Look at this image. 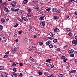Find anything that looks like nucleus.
<instances>
[{
  "instance_id": "f257e3e1",
  "label": "nucleus",
  "mask_w": 77,
  "mask_h": 77,
  "mask_svg": "<svg viewBox=\"0 0 77 77\" xmlns=\"http://www.w3.org/2000/svg\"><path fill=\"white\" fill-rule=\"evenodd\" d=\"M4 11L7 12V13H9V10L8 9V7H7L6 6H5L4 7Z\"/></svg>"
},
{
  "instance_id": "f03ea898",
  "label": "nucleus",
  "mask_w": 77,
  "mask_h": 77,
  "mask_svg": "<svg viewBox=\"0 0 77 77\" xmlns=\"http://www.w3.org/2000/svg\"><path fill=\"white\" fill-rule=\"evenodd\" d=\"M1 75L2 77H6L7 74L4 72H2L1 73Z\"/></svg>"
},
{
  "instance_id": "7ed1b4c3",
  "label": "nucleus",
  "mask_w": 77,
  "mask_h": 77,
  "mask_svg": "<svg viewBox=\"0 0 77 77\" xmlns=\"http://www.w3.org/2000/svg\"><path fill=\"white\" fill-rule=\"evenodd\" d=\"M40 25L41 26H42L43 27H45V22L42 21H41L40 22Z\"/></svg>"
},
{
  "instance_id": "20e7f679",
  "label": "nucleus",
  "mask_w": 77,
  "mask_h": 77,
  "mask_svg": "<svg viewBox=\"0 0 77 77\" xmlns=\"http://www.w3.org/2000/svg\"><path fill=\"white\" fill-rule=\"evenodd\" d=\"M11 75L12 77H17V74L15 72H13L12 73Z\"/></svg>"
},
{
  "instance_id": "39448f33",
  "label": "nucleus",
  "mask_w": 77,
  "mask_h": 77,
  "mask_svg": "<svg viewBox=\"0 0 77 77\" xmlns=\"http://www.w3.org/2000/svg\"><path fill=\"white\" fill-rule=\"evenodd\" d=\"M53 65V63H52L51 62H49L46 63V65L47 66H52Z\"/></svg>"
},
{
  "instance_id": "423d86ee",
  "label": "nucleus",
  "mask_w": 77,
  "mask_h": 77,
  "mask_svg": "<svg viewBox=\"0 0 77 77\" xmlns=\"http://www.w3.org/2000/svg\"><path fill=\"white\" fill-rule=\"evenodd\" d=\"M21 18L22 20H23L24 21H27L28 20L27 18L26 17H24L22 16L21 17Z\"/></svg>"
},
{
  "instance_id": "0eeeda50",
  "label": "nucleus",
  "mask_w": 77,
  "mask_h": 77,
  "mask_svg": "<svg viewBox=\"0 0 77 77\" xmlns=\"http://www.w3.org/2000/svg\"><path fill=\"white\" fill-rule=\"evenodd\" d=\"M54 31L56 33H58V32H60V30H59V29L58 28H55L54 29Z\"/></svg>"
},
{
  "instance_id": "6e6552de",
  "label": "nucleus",
  "mask_w": 77,
  "mask_h": 77,
  "mask_svg": "<svg viewBox=\"0 0 77 77\" xmlns=\"http://www.w3.org/2000/svg\"><path fill=\"white\" fill-rule=\"evenodd\" d=\"M74 50L73 49H71V50H69L68 52V53H74Z\"/></svg>"
},
{
  "instance_id": "1a4fd4ad",
  "label": "nucleus",
  "mask_w": 77,
  "mask_h": 77,
  "mask_svg": "<svg viewBox=\"0 0 77 77\" xmlns=\"http://www.w3.org/2000/svg\"><path fill=\"white\" fill-rule=\"evenodd\" d=\"M54 32H51L49 34V35L51 36H54Z\"/></svg>"
},
{
  "instance_id": "9d476101",
  "label": "nucleus",
  "mask_w": 77,
  "mask_h": 77,
  "mask_svg": "<svg viewBox=\"0 0 77 77\" xmlns=\"http://www.w3.org/2000/svg\"><path fill=\"white\" fill-rule=\"evenodd\" d=\"M72 43L73 44H75V45H77V40H73L72 42Z\"/></svg>"
},
{
  "instance_id": "9b49d317",
  "label": "nucleus",
  "mask_w": 77,
  "mask_h": 77,
  "mask_svg": "<svg viewBox=\"0 0 77 77\" xmlns=\"http://www.w3.org/2000/svg\"><path fill=\"white\" fill-rule=\"evenodd\" d=\"M34 9L35 10H39V8L38 6H35L34 7Z\"/></svg>"
},
{
  "instance_id": "f8f14e48",
  "label": "nucleus",
  "mask_w": 77,
  "mask_h": 77,
  "mask_svg": "<svg viewBox=\"0 0 77 77\" xmlns=\"http://www.w3.org/2000/svg\"><path fill=\"white\" fill-rule=\"evenodd\" d=\"M5 37H3V36H2L1 37V38L0 39V40L2 42V41L5 39Z\"/></svg>"
},
{
  "instance_id": "ddd939ff",
  "label": "nucleus",
  "mask_w": 77,
  "mask_h": 77,
  "mask_svg": "<svg viewBox=\"0 0 77 77\" xmlns=\"http://www.w3.org/2000/svg\"><path fill=\"white\" fill-rule=\"evenodd\" d=\"M20 15H22L23 14H24V11H22L19 13Z\"/></svg>"
},
{
  "instance_id": "4468645a",
  "label": "nucleus",
  "mask_w": 77,
  "mask_h": 77,
  "mask_svg": "<svg viewBox=\"0 0 77 77\" xmlns=\"http://www.w3.org/2000/svg\"><path fill=\"white\" fill-rule=\"evenodd\" d=\"M56 8H53V9L52 10V11L53 12V13H54H54H55V12H56Z\"/></svg>"
},
{
  "instance_id": "2eb2a0df",
  "label": "nucleus",
  "mask_w": 77,
  "mask_h": 77,
  "mask_svg": "<svg viewBox=\"0 0 77 77\" xmlns=\"http://www.w3.org/2000/svg\"><path fill=\"white\" fill-rule=\"evenodd\" d=\"M16 3L15 2H13L11 3V5L13 6V7H15L16 5Z\"/></svg>"
},
{
  "instance_id": "dca6fc26",
  "label": "nucleus",
  "mask_w": 77,
  "mask_h": 77,
  "mask_svg": "<svg viewBox=\"0 0 77 77\" xmlns=\"http://www.w3.org/2000/svg\"><path fill=\"white\" fill-rule=\"evenodd\" d=\"M60 12H61L60 9H58L56 11V13H57V14H60Z\"/></svg>"
},
{
  "instance_id": "f3484780",
  "label": "nucleus",
  "mask_w": 77,
  "mask_h": 77,
  "mask_svg": "<svg viewBox=\"0 0 77 77\" xmlns=\"http://www.w3.org/2000/svg\"><path fill=\"white\" fill-rule=\"evenodd\" d=\"M50 42H51V41L49 40L46 42V45H49L50 44Z\"/></svg>"
},
{
  "instance_id": "a211bd4d",
  "label": "nucleus",
  "mask_w": 77,
  "mask_h": 77,
  "mask_svg": "<svg viewBox=\"0 0 77 77\" xmlns=\"http://www.w3.org/2000/svg\"><path fill=\"white\" fill-rule=\"evenodd\" d=\"M30 60L32 61V62H35V60H34V59L32 58V57H31L30 58Z\"/></svg>"
},
{
  "instance_id": "6ab92c4d",
  "label": "nucleus",
  "mask_w": 77,
  "mask_h": 77,
  "mask_svg": "<svg viewBox=\"0 0 77 77\" xmlns=\"http://www.w3.org/2000/svg\"><path fill=\"white\" fill-rule=\"evenodd\" d=\"M44 16H41L39 18V20H44Z\"/></svg>"
},
{
  "instance_id": "aec40b11",
  "label": "nucleus",
  "mask_w": 77,
  "mask_h": 77,
  "mask_svg": "<svg viewBox=\"0 0 77 77\" xmlns=\"http://www.w3.org/2000/svg\"><path fill=\"white\" fill-rule=\"evenodd\" d=\"M77 71L76 70H72V71H71L70 72V74H72V73H74V72H75Z\"/></svg>"
},
{
  "instance_id": "412c9836",
  "label": "nucleus",
  "mask_w": 77,
  "mask_h": 77,
  "mask_svg": "<svg viewBox=\"0 0 77 77\" xmlns=\"http://www.w3.org/2000/svg\"><path fill=\"white\" fill-rule=\"evenodd\" d=\"M64 75L63 74H61L58 75V76L59 77H63Z\"/></svg>"
},
{
  "instance_id": "4be33fe9",
  "label": "nucleus",
  "mask_w": 77,
  "mask_h": 77,
  "mask_svg": "<svg viewBox=\"0 0 77 77\" xmlns=\"http://www.w3.org/2000/svg\"><path fill=\"white\" fill-rule=\"evenodd\" d=\"M68 35L69 36H72V33L70 32L69 33Z\"/></svg>"
},
{
  "instance_id": "5701e85b",
  "label": "nucleus",
  "mask_w": 77,
  "mask_h": 77,
  "mask_svg": "<svg viewBox=\"0 0 77 77\" xmlns=\"http://www.w3.org/2000/svg\"><path fill=\"white\" fill-rule=\"evenodd\" d=\"M1 21L2 22V23H5V20L4 18L1 19Z\"/></svg>"
},
{
  "instance_id": "b1692460",
  "label": "nucleus",
  "mask_w": 77,
  "mask_h": 77,
  "mask_svg": "<svg viewBox=\"0 0 77 77\" xmlns=\"http://www.w3.org/2000/svg\"><path fill=\"white\" fill-rule=\"evenodd\" d=\"M53 18L54 20H58L59 19V17H57L56 16H54Z\"/></svg>"
},
{
  "instance_id": "393cba45",
  "label": "nucleus",
  "mask_w": 77,
  "mask_h": 77,
  "mask_svg": "<svg viewBox=\"0 0 77 77\" xmlns=\"http://www.w3.org/2000/svg\"><path fill=\"white\" fill-rule=\"evenodd\" d=\"M53 42L54 43H56L57 42V39H55L53 40Z\"/></svg>"
},
{
  "instance_id": "a878e982",
  "label": "nucleus",
  "mask_w": 77,
  "mask_h": 77,
  "mask_svg": "<svg viewBox=\"0 0 77 77\" xmlns=\"http://www.w3.org/2000/svg\"><path fill=\"white\" fill-rule=\"evenodd\" d=\"M28 2V0H24L23 1V3L24 4H26Z\"/></svg>"
},
{
  "instance_id": "bb28decb",
  "label": "nucleus",
  "mask_w": 77,
  "mask_h": 77,
  "mask_svg": "<svg viewBox=\"0 0 77 77\" xmlns=\"http://www.w3.org/2000/svg\"><path fill=\"white\" fill-rule=\"evenodd\" d=\"M32 11V9L29 8L28 9V13H30Z\"/></svg>"
},
{
  "instance_id": "cd10ccee",
  "label": "nucleus",
  "mask_w": 77,
  "mask_h": 77,
  "mask_svg": "<svg viewBox=\"0 0 77 77\" xmlns=\"http://www.w3.org/2000/svg\"><path fill=\"white\" fill-rule=\"evenodd\" d=\"M61 58L62 59H65L66 58L65 57V56H63L61 57Z\"/></svg>"
},
{
  "instance_id": "c85d7f7f",
  "label": "nucleus",
  "mask_w": 77,
  "mask_h": 77,
  "mask_svg": "<svg viewBox=\"0 0 77 77\" xmlns=\"http://www.w3.org/2000/svg\"><path fill=\"white\" fill-rule=\"evenodd\" d=\"M53 38V37H47V38H46V39H47V40H48V39H52Z\"/></svg>"
},
{
  "instance_id": "c756f323",
  "label": "nucleus",
  "mask_w": 77,
  "mask_h": 77,
  "mask_svg": "<svg viewBox=\"0 0 77 77\" xmlns=\"http://www.w3.org/2000/svg\"><path fill=\"white\" fill-rule=\"evenodd\" d=\"M4 69V67L3 66H0V70H2Z\"/></svg>"
},
{
  "instance_id": "7c9ffc66",
  "label": "nucleus",
  "mask_w": 77,
  "mask_h": 77,
  "mask_svg": "<svg viewBox=\"0 0 77 77\" xmlns=\"http://www.w3.org/2000/svg\"><path fill=\"white\" fill-rule=\"evenodd\" d=\"M46 62H50L51 61V59H48V60H46Z\"/></svg>"
},
{
  "instance_id": "2f4dec72",
  "label": "nucleus",
  "mask_w": 77,
  "mask_h": 77,
  "mask_svg": "<svg viewBox=\"0 0 77 77\" xmlns=\"http://www.w3.org/2000/svg\"><path fill=\"white\" fill-rule=\"evenodd\" d=\"M48 74V72H44V75L46 76Z\"/></svg>"
},
{
  "instance_id": "473e14b6",
  "label": "nucleus",
  "mask_w": 77,
  "mask_h": 77,
  "mask_svg": "<svg viewBox=\"0 0 77 77\" xmlns=\"http://www.w3.org/2000/svg\"><path fill=\"white\" fill-rule=\"evenodd\" d=\"M27 17H31V14L30 13L27 14Z\"/></svg>"
},
{
  "instance_id": "72a5a7b5",
  "label": "nucleus",
  "mask_w": 77,
  "mask_h": 77,
  "mask_svg": "<svg viewBox=\"0 0 77 77\" xmlns=\"http://www.w3.org/2000/svg\"><path fill=\"white\" fill-rule=\"evenodd\" d=\"M70 16H69V15H67L66 16V18H69Z\"/></svg>"
},
{
  "instance_id": "f704fd0d",
  "label": "nucleus",
  "mask_w": 77,
  "mask_h": 77,
  "mask_svg": "<svg viewBox=\"0 0 77 77\" xmlns=\"http://www.w3.org/2000/svg\"><path fill=\"white\" fill-rule=\"evenodd\" d=\"M18 26V24L17 23H16L15 24V25L14 26V27H16Z\"/></svg>"
},
{
  "instance_id": "c9c22d12",
  "label": "nucleus",
  "mask_w": 77,
  "mask_h": 77,
  "mask_svg": "<svg viewBox=\"0 0 77 77\" xmlns=\"http://www.w3.org/2000/svg\"><path fill=\"white\" fill-rule=\"evenodd\" d=\"M39 44L41 45H43V42H40L39 43Z\"/></svg>"
},
{
  "instance_id": "e433bc0d",
  "label": "nucleus",
  "mask_w": 77,
  "mask_h": 77,
  "mask_svg": "<svg viewBox=\"0 0 77 77\" xmlns=\"http://www.w3.org/2000/svg\"><path fill=\"white\" fill-rule=\"evenodd\" d=\"M8 56L7 55H5L4 56V58H8Z\"/></svg>"
},
{
  "instance_id": "4c0bfd02",
  "label": "nucleus",
  "mask_w": 77,
  "mask_h": 77,
  "mask_svg": "<svg viewBox=\"0 0 77 77\" xmlns=\"http://www.w3.org/2000/svg\"><path fill=\"white\" fill-rule=\"evenodd\" d=\"M3 29V27L2 25H0V30H2Z\"/></svg>"
},
{
  "instance_id": "58836bf2",
  "label": "nucleus",
  "mask_w": 77,
  "mask_h": 77,
  "mask_svg": "<svg viewBox=\"0 0 77 77\" xmlns=\"http://www.w3.org/2000/svg\"><path fill=\"white\" fill-rule=\"evenodd\" d=\"M54 76V75L53 74H51L50 75V76H48V77H53Z\"/></svg>"
},
{
  "instance_id": "ea45409f",
  "label": "nucleus",
  "mask_w": 77,
  "mask_h": 77,
  "mask_svg": "<svg viewBox=\"0 0 77 77\" xmlns=\"http://www.w3.org/2000/svg\"><path fill=\"white\" fill-rule=\"evenodd\" d=\"M16 50H17V49H14L12 50V51L13 53H15V52H16Z\"/></svg>"
},
{
  "instance_id": "a19ab883",
  "label": "nucleus",
  "mask_w": 77,
  "mask_h": 77,
  "mask_svg": "<svg viewBox=\"0 0 77 77\" xmlns=\"http://www.w3.org/2000/svg\"><path fill=\"white\" fill-rule=\"evenodd\" d=\"M66 68H69V67H70V66H69V65L67 64L66 66Z\"/></svg>"
},
{
  "instance_id": "79ce46f5",
  "label": "nucleus",
  "mask_w": 77,
  "mask_h": 77,
  "mask_svg": "<svg viewBox=\"0 0 77 77\" xmlns=\"http://www.w3.org/2000/svg\"><path fill=\"white\" fill-rule=\"evenodd\" d=\"M66 60H67V59H66V58L63 60V62H66Z\"/></svg>"
},
{
  "instance_id": "37998d69",
  "label": "nucleus",
  "mask_w": 77,
  "mask_h": 77,
  "mask_svg": "<svg viewBox=\"0 0 77 77\" xmlns=\"http://www.w3.org/2000/svg\"><path fill=\"white\" fill-rule=\"evenodd\" d=\"M70 30H71V29H70V28H68L66 29L67 32H69Z\"/></svg>"
},
{
  "instance_id": "c03bdc74",
  "label": "nucleus",
  "mask_w": 77,
  "mask_h": 77,
  "mask_svg": "<svg viewBox=\"0 0 77 77\" xmlns=\"http://www.w3.org/2000/svg\"><path fill=\"white\" fill-rule=\"evenodd\" d=\"M13 70L14 71V72H16V71H17V69H16V68H13Z\"/></svg>"
},
{
  "instance_id": "a18cd8bd",
  "label": "nucleus",
  "mask_w": 77,
  "mask_h": 77,
  "mask_svg": "<svg viewBox=\"0 0 77 77\" xmlns=\"http://www.w3.org/2000/svg\"><path fill=\"white\" fill-rule=\"evenodd\" d=\"M49 47L50 48H53V45L52 44H51L49 45Z\"/></svg>"
},
{
  "instance_id": "49530a36",
  "label": "nucleus",
  "mask_w": 77,
  "mask_h": 77,
  "mask_svg": "<svg viewBox=\"0 0 77 77\" xmlns=\"http://www.w3.org/2000/svg\"><path fill=\"white\" fill-rule=\"evenodd\" d=\"M19 34H21L23 33V31H19L18 32Z\"/></svg>"
},
{
  "instance_id": "de8ad7c7",
  "label": "nucleus",
  "mask_w": 77,
  "mask_h": 77,
  "mask_svg": "<svg viewBox=\"0 0 77 77\" xmlns=\"http://www.w3.org/2000/svg\"><path fill=\"white\" fill-rule=\"evenodd\" d=\"M70 56L71 57H74V54H70Z\"/></svg>"
},
{
  "instance_id": "09e8293b",
  "label": "nucleus",
  "mask_w": 77,
  "mask_h": 77,
  "mask_svg": "<svg viewBox=\"0 0 77 77\" xmlns=\"http://www.w3.org/2000/svg\"><path fill=\"white\" fill-rule=\"evenodd\" d=\"M29 30H32V26H29Z\"/></svg>"
},
{
  "instance_id": "8fccbe9b",
  "label": "nucleus",
  "mask_w": 77,
  "mask_h": 77,
  "mask_svg": "<svg viewBox=\"0 0 77 77\" xmlns=\"http://www.w3.org/2000/svg\"><path fill=\"white\" fill-rule=\"evenodd\" d=\"M12 66H16V64L14 63L12 64Z\"/></svg>"
},
{
  "instance_id": "3c124183",
  "label": "nucleus",
  "mask_w": 77,
  "mask_h": 77,
  "mask_svg": "<svg viewBox=\"0 0 77 77\" xmlns=\"http://www.w3.org/2000/svg\"><path fill=\"white\" fill-rule=\"evenodd\" d=\"M38 74L40 75H42V72H38Z\"/></svg>"
},
{
  "instance_id": "603ef678",
  "label": "nucleus",
  "mask_w": 77,
  "mask_h": 77,
  "mask_svg": "<svg viewBox=\"0 0 77 77\" xmlns=\"http://www.w3.org/2000/svg\"><path fill=\"white\" fill-rule=\"evenodd\" d=\"M17 8H20V7H21V5H20L18 4L17 5Z\"/></svg>"
},
{
  "instance_id": "864d4df0",
  "label": "nucleus",
  "mask_w": 77,
  "mask_h": 77,
  "mask_svg": "<svg viewBox=\"0 0 77 77\" xmlns=\"http://www.w3.org/2000/svg\"><path fill=\"white\" fill-rule=\"evenodd\" d=\"M36 35L37 36H38V37H39L41 36V35L39 34H36Z\"/></svg>"
},
{
  "instance_id": "5fc2aeb1",
  "label": "nucleus",
  "mask_w": 77,
  "mask_h": 77,
  "mask_svg": "<svg viewBox=\"0 0 77 77\" xmlns=\"http://www.w3.org/2000/svg\"><path fill=\"white\" fill-rule=\"evenodd\" d=\"M35 2V3H38V1L37 0H34Z\"/></svg>"
},
{
  "instance_id": "6e6d98bb",
  "label": "nucleus",
  "mask_w": 77,
  "mask_h": 77,
  "mask_svg": "<svg viewBox=\"0 0 77 77\" xmlns=\"http://www.w3.org/2000/svg\"><path fill=\"white\" fill-rule=\"evenodd\" d=\"M47 11H50V9L49 8H48V9H46Z\"/></svg>"
},
{
  "instance_id": "4d7b16f0",
  "label": "nucleus",
  "mask_w": 77,
  "mask_h": 77,
  "mask_svg": "<svg viewBox=\"0 0 77 77\" xmlns=\"http://www.w3.org/2000/svg\"><path fill=\"white\" fill-rule=\"evenodd\" d=\"M6 39H4L2 42H6Z\"/></svg>"
},
{
  "instance_id": "13d9d810",
  "label": "nucleus",
  "mask_w": 77,
  "mask_h": 77,
  "mask_svg": "<svg viewBox=\"0 0 77 77\" xmlns=\"http://www.w3.org/2000/svg\"><path fill=\"white\" fill-rule=\"evenodd\" d=\"M19 65H20V66H23V63H20L19 64Z\"/></svg>"
},
{
  "instance_id": "bf43d9fd",
  "label": "nucleus",
  "mask_w": 77,
  "mask_h": 77,
  "mask_svg": "<svg viewBox=\"0 0 77 77\" xmlns=\"http://www.w3.org/2000/svg\"><path fill=\"white\" fill-rule=\"evenodd\" d=\"M6 21L7 22H8L9 21V18H7L6 19Z\"/></svg>"
},
{
  "instance_id": "052dcab7",
  "label": "nucleus",
  "mask_w": 77,
  "mask_h": 77,
  "mask_svg": "<svg viewBox=\"0 0 77 77\" xmlns=\"http://www.w3.org/2000/svg\"><path fill=\"white\" fill-rule=\"evenodd\" d=\"M55 66L54 65H53L52 66H51V68H53Z\"/></svg>"
},
{
  "instance_id": "680f3d73",
  "label": "nucleus",
  "mask_w": 77,
  "mask_h": 77,
  "mask_svg": "<svg viewBox=\"0 0 77 77\" xmlns=\"http://www.w3.org/2000/svg\"><path fill=\"white\" fill-rule=\"evenodd\" d=\"M40 12L41 14H42V13H43V11L42 10H40Z\"/></svg>"
},
{
  "instance_id": "e2e57ef3",
  "label": "nucleus",
  "mask_w": 77,
  "mask_h": 77,
  "mask_svg": "<svg viewBox=\"0 0 77 77\" xmlns=\"http://www.w3.org/2000/svg\"><path fill=\"white\" fill-rule=\"evenodd\" d=\"M18 20H19V21H20V22H21V21H22V20H21V19L20 18L18 19Z\"/></svg>"
},
{
  "instance_id": "0e129e2a",
  "label": "nucleus",
  "mask_w": 77,
  "mask_h": 77,
  "mask_svg": "<svg viewBox=\"0 0 77 77\" xmlns=\"http://www.w3.org/2000/svg\"><path fill=\"white\" fill-rule=\"evenodd\" d=\"M22 75H23V74H22V73H20V75H19V76L20 77H21V76H22Z\"/></svg>"
},
{
  "instance_id": "69168bd1",
  "label": "nucleus",
  "mask_w": 77,
  "mask_h": 77,
  "mask_svg": "<svg viewBox=\"0 0 77 77\" xmlns=\"http://www.w3.org/2000/svg\"><path fill=\"white\" fill-rule=\"evenodd\" d=\"M75 15H77V11H75Z\"/></svg>"
},
{
  "instance_id": "338daca9",
  "label": "nucleus",
  "mask_w": 77,
  "mask_h": 77,
  "mask_svg": "<svg viewBox=\"0 0 77 77\" xmlns=\"http://www.w3.org/2000/svg\"><path fill=\"white\" fill-rule=\"evenodd\" d=\"M75 63L77 64V59H75Z\"/></svg>"
},
{
  "instance_id": "774afa93",
  "label": "nucleus",
  "mask_w": 77,
  "mask_h": 77,
  "mask_svg": "<svg viewBox=\"0 0 77 77\" xmlns=\"http://www.w3.org/2000/svg\"><path fill=\"white\" fill-rule=\"evenodd\" d=\"M57 51H60V48H58L57 49Z\"/></svg>"
}]
</instances>
